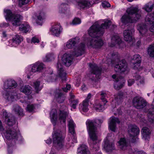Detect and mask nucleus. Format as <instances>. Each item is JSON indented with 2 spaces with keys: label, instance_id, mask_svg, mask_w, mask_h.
<instances>
[{
  "label": "nucleus",
  "instance_id": "21",
  "mask_svg": "<svg viewBox=\"0 0 154 154\" xmlns=\"http://www.w3.org/2000/svg\"><path fill=\"white\" fill-rule=\"evenodd\" d=\"M134 105L137 106H146L147 103L143 98L141 97H135L133 100Z\"/></svg>",
  "mask_w": 154,
  "mask_h": 154
},
{
  "label": "nucleus",
  "instance_id": "35",
  "mask_svg": "<svg viewBox=\"0 0 154 154\" xmlns=\"http://www.w3.org/2000/svg\"><path fill=\"white\" fill-rule=\"evenodd\" d=\"M69 11L68 5L62 3L59 7V12L60 13H66Z\"/></svg>",
  "mask_w": 154,
  "mask_h": 154
},
{
  "label": "nucleus",
  "instance_id": "33",
  "mask_svg": "<svg viewBox=\"0 0 154 154\" xmlns=\"http://www.w3.org/2000/svg\"><path fill=\"white\" fill-rule=\"evenodd\" d=\"M151 15H147L145 19V21L148 22L150 24L151 26L149 28V30L152 32H154V20H151Z\"/></svg>",
  "mask_w": 154,
  "mask_h": 154
},
{
  "label": "nucleus",
  "instance_id": "15",
  "mask_svg": "<svg viewBox=\"0 0 154 154\" xmlns=\"http://www.w3.org/2000/svg\"><path fill=\"white\" fill-rule=\"evenodd\" d=\"M89 65L91 69V71L94 75L96 77L97 79L100 78V76L101 74V69L98 68L95 64H91L89 63Z\"/></svg>",
  "mask_w": 154,
  "mask_h": 154
},
{
  "label": "nucleus",
  "instance_id": "29",
  "mask_svg": "<svg viewBox=\"0 0 154 154\" xmlns=\"http://www.w3.org/2000/svg\"><path fill=\"white\" fill-rule=\"evenodd\" d=\"M68 115V112H67L64 110H60L58 120L61 124H65L66 118Z\"/></svg>",
  "mask_w": 154,
  "mask_h": 154
},
{
  "label": "nucleus",
  "instance_id": "53",
  "mask_svg": "<svg viewBox=\"0 0 154 154\" xmlns=\"http://www.w3.org/2000/svg\"><path fill=\"white\" fill-rule=\"evenodd\" d=\"M72 135V141L74 143H76L77 142V137L76 136V134L75 131L74 132V133H70Z\"/></svg>",
  "mask_w": 154,
  "mask_h": 154
},
{
  "label": "nucleus",
  "instance_id": "6",
  "mask_svg": "<svg viewBox=\"0 0 154 154\" xmlns=\"http://www.w3.org/2000/svg\"><path fill=\"white\" fill-rule=\"evenodd\" d=\"M4 15L7 20L9 21L14 26H17L20 24L22 17L19 14L14 15L9 10H4Z\"/></svg>",
  "mask_w": 154,
  "mask_h": 154
},
{
  "label": "nucleus",
  "instance_id": "56",
  "mask_svg": "<svg viewBox=\"0 0 154 154\" xmlns=\"http://www.w3.org/2000/svg\"><path fill=\"white\" fill-rule=\"evenodd\" d=\"M137 136H130L131 139V141L132 143H134L136 141L137 137Z\"/></svg>",
  "mask_w": 154,
  "mask_h": 154
},
{
  "label": "nucleus",
  "instance_id": "5",
  "mask_svg": "<svg viewBox=\"0 0 154 154\" xmlns=\"http://www.w3.org/2000/svg\"><path fill=\"white\" fill-rule=\"evenodd\" d=\"M45 66L42 63L36 62L34 64L28 66L26 68L25 72L27 75V78H30V76L34 73L41 71L45 68Z\"/></svg>",
  "mask_w": 154,
  "mask_h": 154
},
{
  "label": "nucleus",
  "instance_id": "23",
  "mask_svg": "<svg viewBox=\"0 0 154 154\" xmlns=\"http://www.w3.org/2000/svg\"><path fill=\"white\" fill-rule=\"evenodd\" d=\"M58 76L62 79V80H65L66 79V73L63 70L61 64L58 62L57 65Z\"/></svg>",
  "mask_w": 154,
  "mask_h": 154
},
{
  "label": "nucleus",
  "instance_id": "54",
  "mask_svg": "<svg viewBox=\"0 0 154 154\" xmlns=\"http://www.w3.org/2000/svg\"><path fill=\"white\" fill-rule=\"evenodd\" d=\"M102 6L104 8H108L110 7V4L107 2H104L102 3Z\"/></svg>",
  "mask_w": 154,
  "mask_h": 154
},
{
  "label": "nucleus",
  "instance_id": "31",
  "mask_svg": "<svg viewBox=\"0 0 154 154\" xmlns=\"http://www.w3.org/2000/svg\"><path fill=\"white\" fill-rule=\"evenodd\" d=\"M50 118L51 122L55 125L57 120V110L55 109H52L50 113Z\"/></svg>",
  "mask_w": 154,
  "mask_h": 154
},
{
  "label": "nucleus",
  "instance_id": "30",
  "mask_svg": "<svg viewBox=\"0 0 154 154\" xmlns=\"http://www.w3.org/2000/svg\"><path fill=\"white\" fill-rule=\"evenodd\" d=\"M141 132L143 138L144 140H148L149 139L151 132L149 128L146 127H143Z\"/></svg>",
  "mask_w": 154,
  "mask_h": 154
},
{
  "label": "nucleus",
  "instance_id": "4",
  "mask_svg": "<svg viewBox=\"0 0 154 154\" xmlns=\"http://www.w3.org/2000/svg\"><path fill=\"white\" fill-rule=\"evenodd\" d=\"M127 12L128 14L124 15L121 18V21L123 23L135 22L141 17V11L137 8H128Z\"/></svg>",
  "mask_w": 154,
  "mask_h": 154
},
{
  "label": "nucleus",
  "instance_id": "43",
  "mask_svg": "<svg viewBox=\"0 0 154 154\" xmlns=\"http://www.w3.org/2000/svg\"><path fill=\"white\" fill-rule=\"evenodd\" d=\"M100 95L101 96V100H102V102L103 103L104 105H106V103L107 102V101L105 99L106 97V93L103 91H102L101 92Z\"/></svg>",
  "mask_w": 154,
  "mask_h": 154
},
{
  "label": "nucleus",
  "instance_id": "20",
  "mask_svg": "<svg viewBox=\"0 0 154 154\" xmlns=\"http://www.w3.org/2000/svg\"><path fill=\"white\" fill-rule=\"evenodd\" d=\"M137 29L142 36H147L148 35V31L146 25L143 23L139 24L137 26Z\"/></svg>",
  "mask_w": 154,
  "mask_h": 154
},
{
  "label": "nucleus",
  "instance_id": "10",
  "mask_svg": "<svg viewBox=\"0 0 154 154\" xmlns=\"http://www.w3.org/2000/svg\"><path fill=\"white\" fill-rule=\"evenodd\" d=\"M132 29H126L123 32L124 39L125 40L130 43L131 45H133L135 42V41L133 37Z\"/></svg>",
  "mask_w": 154,
  "mask_h": 154
},
{
  "label": "nucleus",
  "instance_id": "39",
  "mask_svg": "<svg viewBox=\"0 0 154 154\" xmlns=\"http://www.w3.org/2000/svg\"><path fill=\"white\" fill-rule=\"evenodd\" d=\"M19 28L20 30L25 32H26L30 30V26L26 23L20 25Z\"/></svg>",
  "mask_w": 154,
  "mask_h": 154
},
{
  "label": "nucleus",
  "instance_id": "7",
  "mask_svg": "<svg viewBox=\"0 0 154 154\" xmlns=\"http://www.w3.org/2000/svg\"><path fill=\"white\" fill-rule=\"evenodd\" d=\"M53 143L54 145L58 149L61 148L63 146V138L61 131L57 130L53 134Z\"/></svg>",
  "mask_w": 154,
  "mask_h": 154
},
{
  "label": "nucleus",
  "instance_id": "61",
  "mask_svg": "<svg viewBox=\"0 0 154 154\" xmlns=\"http://www.w3.org/2000/svg\"><path fill=\"white\" fill-rule=\"evenodd\" d=\"M45 141L46 143L48 144H51L52 142L51 139L50 138H48Z\"/></svg>",
  "mask_w": 154,
  "mask_h": 154
},
{
  "label": "nucleus",
  "instance_id": "57",
  "mask_svg": "<svg viewBox=\"0 0 154 154\" xmlns=\"http://www.w3.org/2000/svg\"><path fill=\"white\" fill-rule=\"evenodd\" d=\"M128 85L130 86H131L134 82V81L133 79H130L128 81Z\"/></svg>",
  "mask_w": 154,
  "mask_h": 154
},
{
  "label": "nucleus",
  "instance_id": "52",
  "mask_svg": "<svg viewBox=\"0 0 154 154\" xmlns=\"http://www.w3.org/2000/svg\"><path fill=\"white\" fill-rule=\"evenodd\" d=\"M31 2V0H19V4L23 5L27 4Z\"/></svg>",
  "mask_w": 154,
  "mask_h": 154
},
{
  "label": "nucleus",
  "instance_id": "26",
  "mask_svg": "<svg viewBox=\"0 0 154 154\" xmlns=\"http://www.w3.org/2000/svg\"><path fill=\"white\" fill-rule=\"evenodd\" d=\"M20 91L26 94L27 95L28 98L30 100L32 98V95L30 94L32 92L31 87L29 85H26L23 86L20 88Z\"/></svg>",
  "mask_w": 154,
  "mask_h": 154
},
{
  "label": "nucleus",
  "instance_id": "13",
  "mask_svg": "<svg viewBox=\"0 0 154 154\" xmlns=\"http://www.w3.org/2000/svg\"><path fill=\"white\" fill-rule=\"evenodd\" d=\"M62 31V28L59 23H56L53 25L50 29V32L51 35L58 36Z\"/></svg>",
  "mask_w": 154,
  "mask_h": 154
},
{
  "label": "nucleus",
  "instance_id": "22",
  "mask_svg": "<svg viewBox=\"0 0 154 154\" xmlns=\"http://www.w3.org/2000/svg\"><path fill=\"white\" fill-rule=\"evenodd\" d=\"M55 98L54 100L59 103L63 102L65 99V97L61 93V90L59 89H57L54 92Z\"/></svg>",
  "mask_w": 154,
  "mask_h": 154
},
{
  "label": "nucleus",
  "instance_id": "42",
  "mask_svg": "<svg viewBox=\"0 0 154 154\" xmlns=\"http://www.w3.org/2000/svg\"><path fill=\"white\" fill-rule=\"evenodd\" d=\"M54 55L53 54H49L46 55L44 57L45 61H49L54 59Z\"/></svg>",
  "mask_w": 154,
  "mask_h": 154
},
{
  "label": "nucleus",
  "instance_id": "9",
  "mask_svg": "<svg viewBox=\"0 0 154 154\" xmlns=\"http://www.w3.org/2000/svg\"><path fill=\"white\" fill-rule=\"evenodd\" d=\"M115 71L116 72L127 73L128 71L127 64L124 60L120 61L119 63L115 66Z\"/></svg>",
  "mask_w": 154,
  "mask_h": 154
},
{
  "label": "nucleus",
  "instance_id": "12",
  "mask_svg": "<svg viewBox=\"0 0 154 154\" xmlns=\"http://www.w3.org/2000/svg\"><path fill=\"white\" fill-rule=\"evenodd\" d=\"M4 134L5 137L8 140L15 139L18 140V138L21 137L20 136L18 135L16 131L13 128L9 129L7 130Z\"/></svg>",
  "mask_w": 154,
  "mask_h": 154
},
{
  "label": "nucleus",
  "instance_id": "45",
  "mask_svg": "<svg viewBox=\"0 0 154 154\" xmlns=\"http://www.w3.org/2000/svg\"><path fill=\"white\" fill-rule=\"evenodd\" d=\"M81 23V20L80 19L78 18H75L72 21V22L70 23L71 25H75L79 24Z\"/></svg>",
  "mask_w": 154,
  "mask_h": 154
},
{
  "label": "nucleus",
  "instance_id": "63",
  "mask_svg": "<svg viewBox=\"0 0 154 154\" xmlns=\"http://www.w3.org/2000/svg\"><path fill=\"white\" fill-rule=\"evenodd\" d=\"M4 130V128L3 127L2 123L0 120V131H3Z\"/></svg>",
  "mask_w": 154,
  "mask_h": 154
},
{
  "label": "nucleus",
  "instance_id": "50",
  "mask_svg": "<svg viewBox=\"0 0 154 154\" xmlns=\"http://www.w3.org/2000/svg\"><path fill=\"white\" fill-rule=\"evenodd\" d=\"M153 5L149 6V4L146 5L144 7V10L148 12L151 11L153 8Z\"/></svg>",
  "mask_w": 154,
  "mask_h": 154
},
{
  "label": "nucleus",
  "instance_id": "28",
  "mask_svg": "<svg viewBox=\"0 0 154 154\" xmlns=\"http://www.w3.org/2000/svg\"><path fill=\"white\" fill-rule=\"evenodd\" d=\"M103 148L107 152H110L115 149L114 143L107 139L105 141Z\"/></svg>",
  "mask_w": 154,
  "mask_h": 154
},
{
  "label": "nucleus",
  "instance_id": "55",
  "mask_svg": "<svg viewBox=\"0 0 154 154\" xmlns=\"http://www.w3.org/2000/svg\"><path fill=\"white\" fill-rule=\"evenodd\" d=\"M71 88V85H70L68 84L66 85V87L63 88V91L65 92H67L68 90H70Z\"/></svg>",
  "mask_w": 154,
  "mask_h": 154
},
{
  "label": "nucleus",
  "instance_id": "44",
  "mask_svg": "<svg viewBox=\"0 0 154 154\" xmlns=\"http://www.w3.org/2000/svg\"><path fill=\"white\" fill-rule=\"evenodd\" d=\"M135 78L139 82L140 84H143L144 83V78L143 77H141L139 75H137Z\"/></svg>",
  "mask_w": 154,
  "mask_h": 154
},
{
  "label": "nucleus",
  "instance_id": "48",
  "mask_svg": "<svg viewBox=\"0 0 154 154\" xmlns=\"http://www.w3.org/2000/svg\"><path fill=\"white\" fill-rule=\"evenodd\" d=\"M93 109L98 112H102L105 109L104 106H93Z\"/></svg>",
  "mask_w": 154,
  "mask_h": 154
},
{
  "label": "nucleus",
  "instance_id": "46",
  "mask_svg": "<svg viewBox=\"0 0 154 154\" xmlns=\"http://www.w3.org/2000/svg\"><path fill=\"white\" fill-rule=\"evenodd\" d=\"M45 12L43 11L40 12L37 16V19L39 20H41L45 17Z\"/></svg>",
  "mask_w": 154,
  "mask_h": 154
},
{
  "label": "nucleus",
  "instance_id": "24",
  "mask_svg": "<svg viewBox=\"0 0 154 154\" xmlns=\"http://www.w3.org/2000/svg\"><path fill=\"white\" fill-rule=\"evenodd\" d=\"M140 132L139 128L135 125H130L128 126V133L130 136H137Z\"/></svg>",
  "mask_w": 154,
  "mask_h": 154
},
{
  "label": "nucleus",
  "instance_id": "58",
  "mask_svg": "<svg viewBox=\"0 0 154 154\" xmlns=\"http://www.w3.org/2000/svg\"><path fill=\"white\" fill-rule=\"evenodd\" d=\"M148 112L149 114H154V106H152L151 108L148 110Z\"/></svg>",
  "mask_w": 154,
  "mask_h": 154
},
{
  "label": "nucleus",
  "instance_id": "14",
  "mask_svg": "<svg viewBox=\"0 0 154 154\" xmlns=\"http://www.w3.org/2000/svg\"><path fill=\"white\" fill-rule=\"evenodd\" d=\"M112 78L115 79L116 82L114 85V88L116 90H119L122 88L125 84V80L121 77L119 78L116 75H112Z\"/></svg>",
  "mask_w": 154,
  "mask_h": 154
},
{
  "label": "nucleus",
  "instance_id": "40",
  "mask_svg": "<svg viewBox=\"0 0 154 154\" xmlns=\"http://www.w3.org/2000/svg\"><path fill=\"white\" fill-rule=\"evenodd\" d=\"M147 53L150 57H154V44L149 46L147 49Z\"/></svg>",
  "mask_w": 154,
  "mask_h": 154
},
{
  "label": "nucleus",
  "instance_id": "19",
  "mask_svg": "<svg viewBox=\"0 0 154 154\" xmlns=\"http://www.w3.org/2000/svg\"><path fill=\"white\" fill-rule=\"evenodd\" d=\"M85 46V44L82 43L78 47H76L74 49L72 55L76 57L82 55L84 52Z\"/></svg>",
  "mask_w": 154,
  "mask_h": 154
},
{
  "label": "nucleus",
  "instance_id": "34",
  "mask_svg": "<svg viewBox=\"0 0 154 154\" xmlns=\"http://www.w3.org/2000/svg\"><path fill=\"white\" fill-rule=\"evenodd\" d=\"M76 43V42L75 39H70L66 43L64 49L65 50H67L72 48L75 45Z\"/></svg>",
  "mask_w": 154,
  "mask_h": 154
},
{
  "label": "nucleus",
  "instance_id": "62",
  "mask_svg": "<svg viewBox=\"0 0 154 154\" xmlns=\"http://www.w3.org/2000/svg\"><path fill=\"white\" fill-rule=\"evenodd\" d=\"M87 89L86 85L83 84L81 87V90L83 91L86 90Z\"/></svg>",
  "mask_w": 154,
  "mask_h": 154
},
{
  "label": "nucleus",
  "instance_id": "18",
  "mask_svg": "<svg viewBox=\"0 0 154 154\" xmlns=\"http://www.w3.org/2000/svg\"><path fill=\"white\" fill-rule=\"evenodd\" d=\"M72 57L71 55L68 53H65L62 57V62L67 66H70L72 63Z\"/></svg>",
  "mask_w": 154,
  "mask_h": 154
},
{
  "label": "nucleus",
  "instance_id": "37",
  "mask_svg": "<svg viewBox=\"0 0 154 154\" xmlns=\"http://www.w3.org/2000/svg\"><path fill=\"white\" fill-rule=\"evenodd\" d=\"M68 126L69 132V133H73L75 131V125L73 121L71 119H69L68 121Z\"/></svg>",
  "mask_w": 154,
  "mask_h": 154
},
{
  "label": "nucleus",
  "instance_id": "41",
  "mask_svg": "<svg viewBox=\"0 0 154 154\" xmlns=\"http://www.w3.org/2000/svg\"><path fill=\"white\" fill-rule=\"evenodd\" d=\"M40 82L39 81H36L33 82V86L34 87L35 91L38 93L41 90L42 88L40 86Z\"/></svg>",
  "mask_w": 154,
  "mask_h": 154
},
{
  "label": "nucleus",
  "instance_id": "59",
  "mask_svg": "<svg viewBox=\"0 0 154 154\" xmlns=\"http://www.w3.org/2000/svg\"><path fill=\"white\" fill-rule=\"evenodd\" d=\"M34 106H27L26 109L27 111L29 112H32L34 109Z\"/></svg>",
  "mask_w": 154,
  "mask_h": 154
},
{
  "label": "nucleus",
  "instance_id": "51",
  "mask_svg": "<svg viewBox=\"0 0 154 154\" xmlns=\"http://www.w3.org/2000/svg\"><path fill=\"white\" fill-rule=\"evenodd\" d=\"M79 109L81 112H86L89 110L88 106H79Z\"/></svg>",
  "mask_w": 154,
  "mask_h": 154
},
{
  "label": "nucleus",
  "instance_id": "38",
  "mask_svg": "<svg viewBox=\"0 0 154 154\" xmlns=\"http://www.w3.org/2000/svg\"><path fill=\"white\" fill-rule=\"evenodd\" d=\"M13 112L16 114L23 116L24 115L23 109L20 106H16L13 109Z\"/></svg>",
  "mask_w": 154,
  "mask_h": 154
},
{
  "label": "nucleus",
  "instance_id": "32",
  "mask_svg": "<svg viewBox=\"0 0 154 154\" xmlns=\"http://www.w3.org/2000/svg\"><path fill=\"white\" fill-rule=\"evenodd\" d=\"M78 154H90L87 146L85 145H82L78 149Z\"/></svg>",
  "mask_w": 154,
  "mask_h": 154
},
{
  "label": "nucleus",
  "instance_id": "16",
  "mask_svg": "<svg viewBox=\"0 0 154 154\" xmlns=\"http://www.w3.org/2000/svg\"><path fill=\"white\" fill-rule=\"evenodd\" d=\"M23 40L22 37L18 35L14 36L12 39L9 40V45L11 47H17Z\"/></svg>",
  "mask_w": 154,
  "mask_h": 154
},
{
  "label": "nucleus",
  "instance_id": "25",
  "mask_svg": "<svg viewBox=\"0 0 154 154\" xmlns=\"http://www.w3.org/2000/svg\"><path fill=\"white\" fill-rule=\"evenodd\" d=\"M122 43L120 38L117 35H114L111 38V42L109 44L111 47H113L116 45H119Z\"/></svg>",
  "mask_w": 154,
  "mask_h": 154
},
{
  "label": "nucleus",
  "instance_id": "27",
  "mask_svg": "<svg viewBox=\"0 0 154 154\" xmlns=\"http://www.w3.org/2000/svg\"><path fill=\"white\" fill-rule=\"evenodd\" d=\"M111 121L109 123V127L110 129L112 131L115 132L116 127V123H119L120 121L117 118L112 117L110 118Z\"/></svg>",
  "mask_w": 154,
  "mask_h": 154
},
{
  "label": "nucleus",
  "instance_id": "1",
  "mask_svg": "<svg viewBox=\"0 0 154 154\" xmlns=\"http://www.w3.org/2000/svg\"><path fill=\"white\" fill-rule=\"evenodd\" d=\"M111 24L110 21L106 20L100 26L96 24L91 26L88 30V34L91 38L87 39L86 44L88 46L95 48L101 47L103 43L100 37L103 35L104 29L109 27Z\"/></svg>",
  "mask_w": 154,
  "mask_h": 154
},
{
  "label": "nucleus",
  "instance_id": "60",
  "mask_svg": "<svg viewBox=\"0 0 154 154\" xmlns=\"http://www.w3.org/2000/svg\"><path fill=\"white\" fill-rule=\"evenodd\" d=\"M9 26V24L8 23H0V27L3 28Z\"/></svg>",
  "mask_w": 154,
  "mask_h": 154
},
{
  "label": "nucleus",
  "instance_id": "49",
  "mask_svg": "<svg viewBox=\"0 0 154 154\" xmlns=\"http://www.w3.org/2000/svg\"><path fill=\"white\" fill-rule=\"evenodd\" d=\"M40 41V39L36 36L33 37L31 40V43H33L36 44V43H38Z\"/></svg>",
  "mask_w": 154,
  "mask_h": 154
},
{
  "label": "nucleus",
  "instance_id": "3",
  "mask_svg": "<svg viewBox=\"0 0 154 154\" xmlns=\"http://www.w3.org/2000/svg\"><path fill=\"white\" fill-rule=\"evenodd\" d=\"M17 84L14 80H6L4 82L3 88L5 91L3 92V97L7 100L13 102L20 98V94L16 92L10 93L7 92L5 90L11 89L17 87Z\"/></svg>",
  "mask_w": 154,
  "mask_h": 154
},
{
  "label": "nucleus",
  "instance_id": "64",
  "mask_svg": "<svg viewBox=\"0 0 154 154\" xmlns=\"http://www.w3.org/2000/svg\"><path fill=\"white\" fill-rule=\"evenodd\" d=\"M78 100H74L72 101V106H75V105L78 104Z\"/></svg>",
  "mask_w": 154,
  "mask_h": 154
},
{
  "label": "nucleus",
  "instance_id": "8",
  "mask_svg": "<svg viewBox=\"0 0 154 154\" xmlns=\"http://www.w3.org/2000/svg\"><path fill=\"white\" fill-rule=\"evenodd\" d=\"M3 117L5 122L8 126H12L16 123L15 117L11 114L6 111L3 112Z\"/></svg>",
  "mask_w": 154,
  "mask_h": 154
},
{
  "label": "nucleus",
  "instance_id": "47",
  "mask_svg": "<svg viewBox=\"0 0 154 154\" xmlns=\"http://www.w3.org/2000/svg\"><path fill=\"white\" fill-rule=\"evenodd\" d=\"M91 97V94H88L87 98L83 101V106H88L89 105L88 103L89 100L88 99H90Z\"/></svg>",
  "mask_w": 154,
  "mask_h": 154
},
{
  "label": "nucleus",
  "instance_id": "2",
  "mask_svg": "<svg viewBox=\"0 0 154 154\" xmlns=\"http://www.w3.org/2000/svg\"><path fill=\"white\" fill-rule=\"evenodd\" d=\"M95 120H88L86 122L87 129L88 131L90 140V145L92 149L94 151H98L99 147L97 143L98 142V136L97 135V128L95 124Z\"/></svg>",
  "mask_w": 154,
  "mask_h": 154
},
{
  "label": "nucleus",
  "instance_id": "17",
  "mask_svg": "<svg viewBox=\"0 0 154 154\" xmlns=\"http://www.w3.org/2000/svg\"><path fill=\"white\" fill-rule=\"evenodd\" d=\"M95 2L94 1L88 2L86 0H78L76 1V5L78 8L81 9L86 7H89Z\"/></svg>",
  "mask_w": 154,
  "mask_h": 154
},
{
  "label": "nucleus",
  "instance_id": "36",
  "mask_svg": "<svg viewBox=\"0 0 154 154\" xmlns=\"http://www.w3.org/2000/svg\"><path fill=\"white\" fill-rule=\"evenodd\" d=\"M119 148L122 150L126 149L128 146V143L124 138H121L119 142Z\"/></svg>",
  "mask_w": 154,
  "mask_h": 154
},
{
  "label": "nucleus",
  "instance_id": "11",
  "mask_svg": "<svg viewBox=\"0 0 154 154\" xmlns=\"http://www.w3.org/2000/svg\"><path fill=\"white\" fill-rule=\"evenodd\" d=\"M141 58L139 54H135L134 55L132 58V68L135 69L140 70L142 69L140 66L141 63Z\"/></svg>",
  "mask_w": 154,
  "mask_h": 154
}]
</instances>
